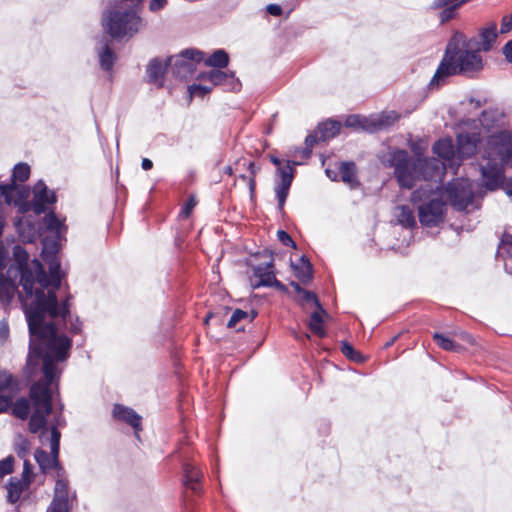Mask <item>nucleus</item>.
<instances>
[{"instance_id":"obj_1","label":"nucleus","mask_w":512,"mask_h":512,"mask_svg":"<svg viewBox=\"0 0 512 512\" xmlns=\"http://www.w3.org/2000/svg\"><path fill=\"white\" fill-rule=\"evenodd\" d=\"M480 123L492 130L482 153L484 163L480 164L483 184L491 191L503 186L512 197V178L504 182V166H512V131L504 128V114L497 109L484 111Z\"/></svg>"},{"instance_id":"obj_2","label":"nucleus","mask_w":512,"mask_h":512,"mask_svg":"<svg viewBox=\"0 0 512 512\" xmlns=\"http://www.w3.org/2000/svg\"><path fill=\"white\" fill-rule=\"evenodd\" d=\"M55 300L59 309L66 307L67 311L65 313H58L57 315L53 316V318L45 316L41 327H43V330L46 327H51L53 333L55 334V338H66L70 345L67 347V349H64L65 351H62L60 344L57 343L58 341L49 343L48 338L45 339L43 337V339H39L34 347H32L30 342L29 353L25 367V374L28 377H33L38 372L42 371L44 375L43 379L37 383H43L45 386L49 387L51 391L54 380L58 378L61 373L58 365L69 357V352L72 345L71 339L61 333L58 330L57 325L61 321H67L68 317L70 322V331L73 334L79 333L81 331V324L78 318L72 320L69 314V307L67 302L65 301L62 304H59L56 295ZM29 334L31 335L30 332Z\"/></svg>"},{"instance_id":"obj_3","label":"nucleus","mask_w":512,"mask_h":512,"mask_svg":"<svg viewBox=\"0 0 512 512\" xmlns=\"http://www.w3.org/2000/svg\"><path fill=\"white\" fill-rule=\"evenodd\" d=\"M433 151L443 160L441 163L436 159L420 157L413 161L407 151L398 149L390 151L384 162L394 168L399 185L411 189L421 179L437 181L447 167L455 170L459 166L457 151L451 139H440L434 144Z\"/></svg>"},{"instance_id":"obj_4","label":"nucleus","mask_w":512,"mask_h":512,"mask_svg":"<svg viewBox=\"0 0 512 512\" xmlns=\"http://www.w3.org/2000/svg\"><path fill=\"white\" fill-rule=\"evenodd\" d=\"M30 399L32 401L33 412L29 421V430L32 433H40V443L50 446L51 454L44 450H36L35 460L40 468L45 471L58 465L59 444L61 433L57 429L60 419H56V424L50 428L46 427V417L52 411V391L43 383H35L30 389Z\"/></svg>"},{"instance_id":"obj_5","label":"nucleus","mask_w":512,"mask_h":512,"mask_svg":"<svg viewBox=\"0 0 512 512\" xmlns=\"http://www.w3.org/2000/svg\"><path fill=\"white\" fill-rule=\"evenodd\" d=\"M476 44V37L467 38L463 33L456 32L449 40L445 55L429 83L430 89L439 88L449 76H474L482 71L484 59Z\"/></svg>"},{"instance_id":"obj_6","label":"nucleus","mask_w":512,"mask_h":512,"mask_svg":"<svg viewBox=\"0 0 512 512\" xmlns=\"http://www.w3.org/2000/svg\"><path fill=\"white\" fill-rule=\"evenodd\" d=\"M142 0H109L103 11L101 24L106 33L114 39H130L142 27L138 7Z\"/></svg>"},{"instance_id":"obj_7","label":"nucleus","mask_w":512,"mask_h":512,"mask_svg":"<svg viewBox=\"0 0 512 512\" xmlns=\"http://www.w3.org/2000/svg\"><path fill=\"white\" fill-rule=\"evenodd\" d=\"M426 183L413 192L411 201L417 205L418 217L422 226L437 227L445 219L447 204L444 192L437 181L425 180Z\"/></svg>"},{"instance_id":"obj_8","label":"nucleus","mask_w":512,"mask_h":512,"mask_svg":"<svg viewBox=\"0 0 512 512\" xmlns=\"http://www.w3.org/2000/svg\"><path fill=\"white\" fill-rule=\"evenodd\" d=\"M479 189L476 182L469 179H456L443 190L444 199L449 200L451 206L458 211H471L477 208L475 196Z\"/></svg>"},{"instance_id":"obj_9","label":"nucleus","mask_w":512,"mask_h":512,"mask_svg":"<svg viewBox=\"0 0 512 512\" xmlns=\"http://www.w3.org/2000/svg\"><path fill=\"white\" fill-rule=\"evenodd\" d=\"M203 52L196 49H186L179 55L168 57L169 70L178 79H187L195 70L194 62L203 60Z\"/></svg>"},{"instance_id":"obj_10","label":"nucleus","mask_w":512,"mask_h":512,"mask_svg":"<svg viewBox=\"0 0 512 512\" xmlns=\"http://www.w3.org/2000/svg\"><path fill=\"white\" fill-rule=\"evenodd\" d=\"M269 260L254 265L251 264L253 270V276L251 278V287L253 289L259 288L261 286L267 287H276L278 289H283L284 286L276 279L273 268V257L271 253H268Z\"/></svg>"},{"instance_id":"obj_11","label":"nucleus","mask_w":512,"mask_h":512,"mask_svg":"<svg viewBox=\"0 0 512 512\" xmlns=\"http://www.w3.org/2000/svg\"><path fill=\"white\" fill-rule=\"evenodd\" d=\"M19 382L8 370L0 368V413L10 408L19 393Z\"/></svg>"},{"instance_id":"obj_12","label":"nucleus","mask_w":512,"mask_h":512,"mask_svg":"<svg viewBox=\"0 0 512 512\" xmlns=\"http://www.w3.org/2000/svg\"><path fill=\"white\" fill-rule=\"evenodd\" d=\"M294 164H295L294 162L291 164L288 161L287 165L285 167L279 168L280 180H279V182H277L276 187H275V193H276V197L278 199L279 209H282L285 204V201H286V198H287V195H288V192H289V189H290L293 177H294V169H293Z\"/></svg>"},{"instance_id":"obj_13","label":"nucleus","mask_w":512,"mask_h":512,"mask_svg":"<svg viewBox=\"0 0 512 512\" xmlns=\"http://www.w3.org/2000/svg\"><path fill=\"white\" fill-rule=\"evenodd\" d=\"M30 473H31V469L28 465L27 460L25 459L24 460V470H23L21 477L11 478V480L7 486V491H8L7 498L10 503H15L16 501H18L22 492L28 487L29 482H30Z\"/></svg>"},{"instance_id":"obj_14","label":"nucleus","mask_w":512,"mask_h":512,"mask_svg":"<svg viewBox=\"0 0 512 512\" xmlns=\"http://www.w3.org/2000/svg\"><path fill=\"white\" fill-rule=\"evenodd\" d=\"M497 38V24L489 22L479 29L476 48L481 52H489L495 46Z\"/></svg>"},{"instance_id":"obj_15","label":"nucleus","mask_w":512,"mask_h":512,"mask_svg":"<svg viewBox=\"0 0 512 512\" xmlns=\"http://www.w3.org/2000/svg\"><path fill=\"white\" fill-rule=\"evenodd\" d=\"M169 70V63L167 59L154 58L147 65V77L149 82L162 87L164 82V74Z\"/></svg>"},{"instance_id":"obj_16","label":"nucleus","mask_w":512,"mask_h":512,"mask_svg":"<svg viewBox=\"0 0 512 512\" xmlns=\"http://www.w3.org/2000/svg\"><path fill=\"white\" fill-rule=\"evenodd\" d=\"M478 141L479 137L476 133H461L457 136V155L459 162L475 153Z\"/></svg>"},{"instance_id":"obj_17","label":"nucleus","mask_w":512,"mask_h":512,"mask_svg":"<svg viewBox=\"0 0 512 512\" xmlns=\"http://www.w3.org/2000/svg\"><path fill=\"white\" fill-rule=\"evenodd\" d=\"M43 224L51 234V237L45 236L44 239L55 240L59 249L62 237L66 232L65 225L54 213L47 214L43 219Z\"/></svg>"},{"instance_id":"obj_18","label":"nucleus","mask_w":512,"mask_h":512,"mask_svg":"<svg viewBox=\"0 0 512 512\" xmlns=\"http://www.w3.org/2000/svg\"><path fill=\"white\" fill-rule=\"evenodd\" d=\"M112 414L116 420L129 424L136 432L141 429V417L133 409L116 404Z\"/></svg>"},{"instance_id":"obj_19","label":"nucleus","mask_w":512,"mask_h":512,"mask_svg":"<svg viewBox=\"0 0 512 512\" xmlns=\"http://www.w3.org/2000/svg\"><path fill=\"white\" fill-rule=\"evenodd\" d=\"M99 65L103 71L110 72L116 61V54L109 46L107 39H102L96 48Z\"/></svg>"},{"instance_id":"obj_20","label":"nucleus","mask_w":512,"mask_h":512,"mask_svg":"<svg viewBox=\"0 0 512 512\" xmlns=\"http://www.w3.org/2000/svg\"><path fill=\"white\" fill-rule=\"evenodd\" d=\"M209 83L212 86L222 85L232 90H236L239 87V81L235 79L233 73H227L218 69H212L209 71Z\"/></svg>"},{"instance_id":"obj_21","label":"nucleus","mask_w":512,"mask_h":512,"mask_svg":"<svg viewBox=\"0 0 512 512\" xmlns=\"http://www.w3.org/2000/svg\"><path fill=\"white\" fill-rule=\"evenodd\" d=\"M398 119V114L394 111L383 112L381 114L372 116L370 120V132L385 129L395 123Z\"/></svg>"},{"instance_id":"obj_22","label":"nucleus","mask_w":512,"mask_h":512,"mask_svg":"<svg viewBox=\"0 0 512 512\" xmlns=\"http://www.w3.org/2000/svg\"><path fill=\"white\" fill-rule=\"evenodd\" d=\"M497 253L504 260L506 272L512 274V234L505 233Z\"/></svg>"},{"instance_id":"obj_23","label":"nucleus","mask_w":512,"mask_h":512,"mask_svg":"<svg viewBox=\"0 0 512 512\" xmlns=\"http://www.w3.org/2000/svg\"><path fill=\"white\" fill-rule=\"evenodd\" d=\"M15 227L24 242H33L35 240L37 232L35 225L30 220L24 217L17 218L15 220Z\"/></svg>"},{"instance_id":"obj_24","label":"nucleus","mask_w":512,"mask_h":512,"mask_svg":"<svg viewBox=\"0 0 512 512\" xmlns=\"http://www.w3.org/2000/svg\"><path fill=\"white\" fill-rule=\"evenodd\" d=\"M75 494L69 490L68 482L64 478H58L54 487V501L72 504Z\"/></svg>"},{"instance_id":"obj_25","label":"nucleus","mask_w":512,"mask_h":512,"mask_svg":"<svg viewBox=\"0 0 512 512\" xmlns=\"http://www.w3.org/2000/svg\"><path fill=\"white\" fill-rule=\"evenodd\" d=\"M394 216L397 219L398 223L405 228H412L416 225L414 212L407 205L395 207Z\"/></svg>"},{"instance_id":"obj_26","label":"nucleus","mask_w":512,"mask_h":512,"mask_svg":"<svg viewBox=\"0 0 512 512\" xmlns=\"http://www.w3.org/2000/svg\"><path fill=\"white\" fill-rule=\"evenodd\" d=\"M202 476L201 472L193 465L186 464L184 466V484L191 490H198V481Z\"/></svg>"},{"instance_id":"obj_27","label":"nucleus","mask_w":512,"mask_h":512,"mask_svg":"<svg viewBox=\"0 0 512 512\" xmlns=\"http://www.w3.org/2000/svg\"><path fill=\"white\" fill-rule=\"evenodd\" d=\"M292 267L295 270L296 276L302 282H307L311 279L312 267L308 259L302 256L298 263H292Z\"/></svg>"},{"instance_id":"obj_28","label":"nucleus","mask_w":512,"mask_h":512,"mask_svg":"<svg viewBox=\"0 0 512 512\" xmlns=\"http://www.w3.org/2000/svg\"><path fill=\"white\" fill-rule=\"evenodd\" d=\"M291 285L294 287L295 291L298 293V295H299L298 300L302 305H312V306H315L316 308H318L319 310H321L322 312H324V309L321 307L315 294L311 293L310 291L304 290L297 283H292Z\"/></svg>"},{"instance_id":"obj_29","label":"nucleus","mask_w":512,"mask_h":512,"mask_svg":"<svg viewBox=\"0 0 512 512\" xmlns=\"http://www.w3.org/2000/svg\"><path fill=\"white\" fill-rule=\"evenodd\" d=\"M206 66L214 68H225L229 63L228 54L222 50H216L210 57L204 60Z\"/></svg>"},{"instance_id":"obj_30","label":"nucleus","mask_w":512,"mask_h":512,"mask_svg":"<svg viewBox=\"0 0 512 512\" xmlns=\"http://www.w3.org/2000/svg\"><path fill=\"white\" fill-rule=\"evenodd\" d=\"M323 314H326V312H322L321 310L316 308V310L311 313L310 320L308 323L311 331L320 337L325 336V330L323 326L324 321L322 317Z\"/></svg>"},{"instance_id":"obj_31","label":"nucleus","mask_w":512,"mask_h":512,"mask_svg":"<svg viewBox=\"0 0 512 512\" xmlns=\"http://www.w3.org/2000/svg\"><path fill=\"white\" fill-rule=\"evenodd\" d=\"M340 123L337 121H326L318 127V133L320 134L321 141H326L340 131Z\"/></svg>"},{"instance_id":"obj_32","label":"nucleus","mask_w":512,"mask_h":512,"mask_svg":"<svg viewBox=\"0 0 512 512\" xmlns=\"http://www.w3.org/2000/svg\"><path fill=\"white\" fill-rule=\"evenodd\" d=\"M30 173V166L27 163L20 162L14 166L10 183L23 185L22 183L29 179Z\"/></svg>"},{"instance_id":"obj_33","label":"nucleus","mask_w":512,"mask_h":512,"mask_svg":"<svg viewBox=\"0 0 512 512\" xmlns=\"http://www.w3.org/2000/svg\"><path fill=\"white\" fill-rule=\"evenodd\" d=\"M340 175L343 182L351 187L357 184L356 180V167L353 163H342L340 167Z\"/></svg>"},{"instance_id":"obj_34","label":"nucleus","mask_w":512,"mask_h":512,"mask_svg":"<svg viewBox=\"0 0 512 512\" xmlns=\"http://www.w3.org/2000/svg\"><path fill=\"white\" fill-rule=\"evenodd\" d=\"M433 338H434L436 344L444 350L459 351L462 349V346L459 343L455 342L448 336H445V335H442L439 333H435Z\"/></svg>"},{"instance_id":"obj_35","label":"nucleus","mask_w":512,"mask_h":512,"mask_svg":"<svg viewBox=\"0 0 512 512\" xmlns=\"http://www.w3.org/2000/svg\"><path fill=\"white\" fill-rule=\"evenodd\" d=\"M369 122H370L369 118L361 117L358 115H351V116L347 117V119L345 120V125L347 127L363 129V130L370 132V123Z\"/></svg>"},{"instance_id":"obj_36","label":"nucleus","mask_w":512,"mask_h":512,"mask_svg":"<svg viewBox=\"0 0 512 512\" xmlns=\"http://www.w3.org/2000/svg\"><path fill=\"white\" fill-rule=\"evenodd\" d=\"M30 411V403L26 398L18 399L13 406V414L22 420L28 417Z\"/></svg>"},{"instance_id":"obj_37","label":"nucleus","mask_w":512,"mask_h":512,"mask_svg":"<svg viewBox=\"0 0 512 512\" xmlns=\"http://www.w3.org/2000/svg\"><path fill=\"white\" fill-rule=\"evenodd\" d=\"M212 86L207 84H192L188 87V92L191 97H203L212 91Z\"/></svg>"},{"instance_id":"obj_38","label":"nucleus","mask_w":512,"mask_h":512,"mask_svg":"<svg viewBox=\"0 0 512 512\" xmlns=\"http://www.w3.org/2000/svg\"><path fill=\"white\" fill-rule=\"evenodd\" d=\"M342 353L350 360L361 362L363 360L360 353H358L349 343L343 342L341 345Z\"/></svg>"},{"instance_id":"obj_39","label":"nucleus","mask_w":512,"mask_h":512,"mask_svg":"<svg viewBox=\"0 0 512 512\" xmlns=\"http://www.w3.org/2000/svg\"><path fill=\"white\" fill-rule=\"evenodd\" d=\"M248 318H249V315H248L247 312H245V311H243L241 309H236L232 313V315H231V317H230V319L228 321L227 326L229 328H237V323L238 322H240L243 319H248Z\"/></svg>"},{"instance_id":"obj_40","label":"nucleus","mask_w":512,"mask_h":512,"mask_svg":"<svg viewBox=\"0 0 512 512\" xmlns=\"http://www.w3.org/2000/svg\"><path fill=\"white\" fill-rule=\"evenodd\" d=\"M458 2L454 5H451L447 8H445L440 13V20L442 23L449 21L450 19L454 18L456 15V10L459 8Z\"/></svg>"},{"instance_id":"obj_41","label":"nucleus","mask_w":512,"mask_h":512,"mask_svg":"<svg viewBox=\"0 0 512 512\" xmlns=\"http://www.w3.org/2000/svg\"><path fill=\"white\" fill-rule=\"evenodd\" d=\"M72 504L52 500L48 512H70Z\"/></svg>"},{"instance_id":"obj_42","label":"nucleus","mask_w":512,"mask_h":512,"mask_svg":"<svg viewBox=\"0 0 512 512\" xmlns=\"http://www.w3.org/2000/svg\"><path fill=\"white\" fill-rule=\"evenodd\" d=\"M30 449V442L27 439L20 437L16 443V451L18 455L25 458L27 452Z\"/></svg>"},{"instance_id":"obj_43","label":"nucleus","mask_w":512,"mask_h":512,"mask_svg":"<svg viewBox=\"0 0 512 512\" xmlns=\"http://www.w3.org/2000/svg\"><path fill=\"white\" fill-rule=\"evenodd\" d=\"M9 338V325L5 319L0 321V344L5 343Z\"/></svg>"},{"instance_id":"obj_44","label":"nucleus","mask_w":512,"mask_h":512,"mask_svg":"<svg viewBox=\"0 0 512 512\" xmlns=\"http://www.w3.org/2000/svg\"><path fill=\"white\" fill-rule=\"evenodd\" d=\"M168 0H150L149 2V10L151 12H158L165 8Z\"/></svg>"},{"instance_id":"obj_45","label":"nucleus","mask_w":512,"mask_h":512,"mask_svg":"<svg viewBox=\"0 0 512 512\" xmlns=\"http://www.w3.org/2000/svg\"><path fill=\"white\" fill-rule=\"evenodd\" d=\"M512 29V14L506 15L502 18L500 33H508Z\"/></svg>"},{"instance_id":"obj_46","label":"nucleus","mask_w":512,"mask_h":512,"mask_svg":"<svg viewBox=\"0 0 512 512\" xmlns=\"http://www.w3.org/2000/svg\"><path fill=\"white\" fill-rule=\"evenodd\" d=\"M277 235H278V239L279 241L286 245V246H292V247H295V242L292 240V238L290 237V235L288 233H286L285 231L283 230H279L277 232Z\"/></svg>"},{"instance_id":"obj_47","label":"nucleus","mask_w":512,"mask_h":512,"mask_svg":"<svg viewBox=\"0 0 512 512\" xmlns=\"http://www.w3.org/2000/svg\"><path fill=\"white\" fill-rule=\"evenodd\" d=\"M12 467H13V463H12L11 458H7V459L1 461L0 462V475L4 476V475L11 473Z\"/></svg>"},{"instance_id":"obj_48","label":"nucleus","mask_w":512,"mask_h":512,"mask_svg":"<svg viewBox=\"0 0 512 512\" xmlns=\"http://www.w3.org/2000/svg\"><path fill=\"white\" fill-rule=\"evenodd\" d=\"M196 205V201L193 197H190L188 202L186 203L185 207L183 208L182 210V215H184V217H188L192 211V209L195 207Z\"/></svg>"},{"instance_id":"obj_49","label":"nucleus","mask_w":512,"mask_h":512,"mask_svg":"<svg viewBox=\"0 0 512 512\" xmlns=\"http://www.w3.org/2000/svg\"><path fill=\"white\" fill-rule=\"evenodd\" d=\"M502 51H503V54H504V56H505L506 60H507L509 63H511V64H512V40L508 41V42L504 45V47H503Z\"/></svg>"},{"instance_id":"obj_50","label":"nucleus","mask_w":512,"mask_h":512,"mask_svg":"<svg viewBox=\"0 0 512 512\" xmlns=\"http://www.w3.org/2000/svg\"><path fill=\"white\" fill-rule=\"evenodd\" d=\"M267 12L273 16H280L282 14V8L278 4H269L266 7Z\"/></svg>"},{"instance_id":"obj_51","label":"nucleus","mask_w":512,"mask_h":512,"mask_svg":"<svg viewBox=\"0 0 512 512\" xmlns=\"http://www.w3.org/2000/svg\"><path fill=\"white\" fill-rule=\"evenodd\" d=\"M321 141L320 134L317 132L315 135H308L305 143L308 147H312L315 143Z\"/></svg>"},{"instance_id":"obj_52","label":"nucleus","mask_w":512,"mask_h":512,"mask_svg":"<svg viewBox=\"0 0 512 512\" xmlns=\"http://www.w3.org/2000/svg\"><path fill=\"white\" fill-rule=\"evenodd\" d=\"M141 166L144 170H150L153 167V162L148 158H143Z\"/></svg>"},{"instance_id":"obj_53","label":"nucleus","mask_w":512,"mask_h":512,"mask_svg":"<svg viewBox=\"0 0 512 512\" xmlns=\"http://www.w3.org/2000/svg\"><path fill=\"white\" fill-rule=\"evenodd\" d=\"M209 71L208 72H202L200 74H198V76L196 77V79L200 82H209Z\"/></svg>"},{"instance_id":"obj_54","label":"nucleus","mask_w":512,"mask_h":512,"mask_svg":"<svg viewBox=\"0 0 512 512\" xmlns=\"http://www.w3.org/2000/svg\"><path fill=\"white\" fill-rule=\"evenodd\" d=\"M459 338L462 339L463 341L468 342V343H472L473 342L472 337L469 334H466V333H461L459 335Z\"/></svg>"},{"instance_id":"obj_55","label":"nucleus","mask_w":512,"mask_h":512,"mask_svg":"<svg viewBox=\"0 0 512 512\" xmlns=\"http://www.w3.org/2000/svg\"><path fill=\"white\" fill-rule=\"evenodd\" d=\"M271 162L277 166H279L281 164L280 160L274 156L271 157Z\"/></svg>"},{"instance_id":"obj_56","label":"nucleus","mask_w":512,"mask_h":512,"mask_svg":"<svg viewBox=\"0 0 512 512\" xmlns=\"http://www.w3.org/2000/svg\"><path fill=\"white\" fill-rule=\"evenodd\" d=\"M254 186H255L254 179H253V178H250V179H249V188H250V191H251V192H253V190H254Z\"/></svg>"},{"instance_id":"obj_57","label":"nucleus","mask_w":512,"mask_h":512,"mask_svg":"<svg viewBox=\"0 0 512 512\" xmlns=\"http://www.w3.org/2000/svg\"><path fill=\"white\" fill-rule=\"evenodd\" d=\"M224 172L228 175H232L233 173L232 168L230 166L225 167Z\"/></svg>"},{"instance_id":"obj_58","label":"nucleus","mask_w":512,"mask_h":512,"mask_svg":"<svg viewBox=\"0 0 512 512\" xmlns=\"http://www.w3.org/2000/svg\"><path fill=\"white\" fill-rule=\"evenodd\" d=\"M303 154H304V156H305V157H309V156H310V154H311V149H310V148L305 149V150L303 151Z\"/></svg>"},{"instance_id":"obj_59","label":"nucleus","mask_w":512,"mask_h":512,"mask_svg":"<svg viewBox=\"0 0 512 512\" xmlns=\"http://www.w3.org/2000/svg\"><path fill=\"white\" fill-rule=\"evenodd\" d=\"M249 169L251 170L252 174L255 173V171H254V164L253 163H249Z\"/></svg>"},{"instance_id":"obj_60","label":"nucleus","mask_w":512,"mask_h":512,"mask_svg":"<svg viewBox=\"0 0 512 512\" xmlns=\"http://www.w3.org/2000/svg\"><path fill=\"white\" fill-rule=\"evenodd\" d=\"M211 314L207 315L206 318H205V324H207L211 318Z\"/></svg>"},{"instance_id":"obj_61","label":"nucleus","mask_w":512,"mask_h":512,"mask_svg":"<svg viewBox=\"0 0 512 512\" xmlns=\"http://www.w3.org/2000/svg\"><path fill=\"white\" fill-rule=\"evenodd\" d=\"M392 343H393V340H392L391 342H388V343L386 344V346L388 347V346H390Z\"/></svg>"}]
</instances>
